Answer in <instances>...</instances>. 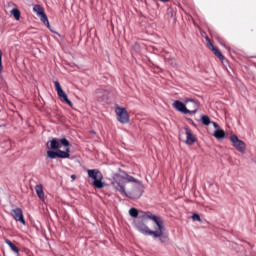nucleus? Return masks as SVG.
Returning <instances> with one entry per match:
<instances>
[{
    "label": "nucleus",
    "mask_w": 256,
    "mask_h": 256,
    "mask_svg": "<svg viewBox=\"0 0 256 256\" xmlns=\"http://www.w3.org/2000/svg\"><path fill=\"white\" fill-rule=\"evenodd\" d=\"M143 221H147L149 219L150 221H153L155 224L154 229L151 230L145 222H135L134 226L139 231V233H142V235H150L154 239H160V241H163L164 239H167L169 235L167 234V229L165 228V223L163 222V219L161 217L150 213L146 217L142 218Z\"/></svg>",
    "instance_id": "f257e3e1"
},
{
    "label": "nucleus",
    "mask_w": 256,
    "mask_h": 256,
    "mask_svg": "<svg viewBox=\"0 0 256 256\" xmlns=\"http://www.w3.org/2000/svg\"><path fill=\"white\" fill-rule=\"evenodd\" d=\"M137 180L133 178V176L128 175L125 172H120L119 174H115L113 177L112 185L116 191H119L121 195H125V197H129L127 192L125 191V183H136Z\"/></svg>",
    "instance_id": "f03ea898"
},
{
    "label": "nucleus",
    "mask_w": 256,
    "mask_h": 256,
    "mask_svg": "<svg viewBox=\"0 0 256 256\" xmlns=\"http://www.w3.org/2000/svg\"><path fill=\"white\" fill-rule=\"evenodd\" d=\"M90 179H93V185L96 189H103L105 183H103V174L97 169L87 170Z\"/></svg>",
    "instance_id": "7ed1b4c3"
},
{
    "label": "nucleus",
    "mask_w": 256,
    "mask_h": 256,
    "mask_svg": "<svg viewBox=\"0 0 256 256\" xmlns=\"http://www.w3.org/2000/svg\"><path fill=\"white\" fill-rule=\"evenodd\" d=\"M70 143L67 138H53L48 142V148H50L52 151H61L63 147H69Z\"/></svg>",
    "instance_id": "20e7f679"
},
{
    "label": "nucleus",
    "mask_w": 256,
    "mask_h": 256,
    "mask_svg": "<svg viewBox=\"0 0 256 256\" xmlns=\"http://www.w3.org/2000/svg\"><path fill=\"white\" fill-rule=\"evenodd\" d=\"M115 114L117 121L119 123H122V125H127V123H129V112H127V109L120 106H116Z\"/></svg>",
    "instance_id": "39448f33"
},
{
    "label": "nucleus",
    "mask_w": 256,
    "mask_h": 256,
    "mask_svg": "<svg viewBox=\"0 0 256 256\" xmlns=\"http://www.w3.org/2000/svg\"><path fill=\"white\" fill-rule=\"evenodd\" d=\"M230 141L232 143V147L236 149L239 153L245 154V151H247V144L243 142V140L239 139L237 135L232 134L230 135Z\"/></svg>",
    "instance_id": "423d86ee"
},
{
    "label": "nucleus",
    "mask_w": 256,
    "mask_h": 256,
    "mask_svg": "<svg viewBox=\"0 0 256 256\" xmlns=\"http://www.w3.org/2000/svg\"><path fill=\"white\" fill-rule=\"evenodd\" d=\"M54 85H55V89H56V92H57V95H58L60 101H62V103H67V105H69V107H73V103L67 97V93H65V91H63L61 84L59 82L55 81Z\"/></svg>",
    "instance_id": "0eeeda50"
},
{
    "label": "nucleus",
    "mask_w": 256,
    "mask_h": 256,
    "mask_svg": "<svg viewBox=\"0 0 256 256\" xmlns=\"http://www.w3.org/2000/svg\"><path fill=\"white\" fill-rule=\"evenodd\" d=\"M33 11L38 17H40L42 23H44V25H46V27H48L49 29V18H47V14H45V10L43 9V7H41V5H34Z\"/></svg>",
    "instance_id": "6e6552de"
},
{
    "label": "nucleus",
    "mask_w": 256,
    "mask_h": 256,
    "mask_svg": "<svg viewBox=\"0 0 256 256\" xmlns=\"http://www.w3.org/2000/svg\"><path fill=\"white\" fill-rule=\"evenodd\" d=\"M187 115H195L199 111V102L191 99H185Z\"/></svg>",
    "instance_id": "1a4fd4ad"
},
{
    "label": "nucleus",
    "mask_w": 256,
    "mask_h": 256,
    "mask_svg": "<svg viewBox=\"0 0 256 256\" xmlns=\"http://www.w3.org/2000/svg\"><path fill=\"white\" fill-rule=\"evenodd\" d=\"M184 131H185L186 139L183 140V142L186 145H193L197 141V136H195V134H193V132L187 127L184 128Z\"/></svg>",
    "instance_id": "9d476101"
},
{
    "label": "nucleus",
    "mask_w": 256,
    "mask_h": 256,
    "mask_svg": "<svg viewBox=\"0 0 256 256\" xmlns=\"http://www.w3.org/2000/svg\"><path fill=\"white\" fill-rule=\"evenodd\" d=\"M11 215L15 221H19V223L25 225V217L23 216V210L21 208L13 209Z\"/></svg>",
    "instance_id": "9b49d317"
},
{
    "label": "nucleus",
    "mask_w": 256,
    "mask_h": 256,
    "mask_svg": "<svg viewBox=\"0 0 256 256\" xmlns=\"http://www.w3.org/2000/svg\"><path fill=\"white\" fill-rule=\"evenodd\" d=\"M151 212H144L141 210H137V208H130L129 209V215L130 217H133L134 219H137V217L139 219H143L145 218L147 215H150Z\"/></svg>",
    "instance_id": "f8f14e48"
},
{
    "label": "nucleus",
    "mask_w": 256,
    "mask_h": 256,
    "mask_svg": "<svg viewBox=\"0 0 256 256\" xmlns=\"http://www.w3.org/2000/svg\"><path fill=\"white\" fill-rule=\"evenodd\" d=\"M172 107L174 109H176V111H179V113H184V115H187V112H189L187 110V106L185 104V100H184V103L179 101V100L174 101L173 104H172Z\"/></svg>",
    "instance_id": "ddd939ff"
},
{
    "label": "nucleus",
    "mask_w": 256,
    "mask_h": 256,
    "mask_svg": "<svg viewBox=\"0 0 256 256\" xmlns=\"http://www.w3.org/2000/svg\"><path fill=\"white\" fill-rule=\"evenodd\" d=\"M212 125L215 129L213 137L216 139H225V130L221 129V127L215 122H212Z\"/></svg>",
    "instance_id": "4468645a"
},
{
    "label": "nucleus",
    "mask_w": 256,
    "mask_h": 256,
    "mask_svg": "<svg viewBox=\"0 0 256 256\" xmlns=\"http://www.w3.org/2000/svg\"><path fill=\"white\" fill-rule=\"evenodd\" d=\"M206 43H207V47L214 53V55H216L218 59L223 61V54H221V51H219V49L213 46V43H211V39H209V37H206Z\"/></svg>",
    "instance_id": "2eb2a0df"
},
{
    "label": "nucleus",
    "mask_w": 256,
    "mask_h": 256,
    "mask_svg": "<svg viewBox=\"0 0 256 256\" xmlns=\"http://www.w3.org/2000/svg\"><path fill=\"white\" fill-rule=\"evenodd\" d=\"M35 191H36L39 199H41V201H45V192L43 191V185H41V184L36 185Z\"/></svg>",
    "instance_id": "dca6fc26"
},
{
    "label": "nucleus",
    "mask_w": 256,
    "mask_h": 256,
    "mask_svg": "<svg viewBox=\"0 0 256 256\" xmlns=\"http://www.w3.org/2000/svg\"><path fill=\"white\" fill-rule=\"evenodd\" d=\"M48 159H61V150H57L56 152L53 150L47 151Z\"/></svg>",
    "instance_id": "f3484780"
},
{
    "label": "nucleus",
    "mask_w": 256,
    "mask_h": 256,
    "mask_svg": "<svg viewBox=\"0 0 256 256\" xmlns=\"http://www.w3.org/2000/svg\"><path fill=\"white\" fill-rule=\"evenodd\" d=\"M65 151L60 150V157L61 159H69V157H71V149L68 147H64Z\"/></svg>",
    "instance_id": "a211bd4d"
},
{
    "label": "nucleus",
    "mask_w": 256,
    "mask_h": 256,
    "mask_svg": "<svg viewBox=\"0 0 256 256\" xmlns=\"http://www.w3.org/2000/svg\"><path fill=\"white\" fill-rule=\"evenodd\" d=\"M11 15H13L14 19H16V21H19V19H21V11H19V9L17 8H13L10 11Z\"/></svg>",
    "instance_id": "6ab92c4d"
},
{
    "label": "nucleus",
    "mask_w": 256,
    "mask_h": 256,
    "mask_svg": "<svg viewBox=\"0 0 256 256\" xmlns=\"http://www.w3.org/2000/svg\"><path fill=\"white\" fill-rule=\"evenodd\" d=\"M201 123H202V125H206V126H208V125H213V122H211V118H209V116H207V115H202L201 116Z\"/></svg>",
    "instance_id": "aec40b11"
},
{
    "label": "nucleus",
    "mask_w": 256,
    "mask_h": 256,
    "mask_svg": "<svg viewBox=\"0 0 256 256\" xmlns=\"http://www.w3.org/2000/svg\"><path fill=\"white\" fill-rule=\"evenodd\" d=\"M141 195H143V185L140 184V190L138 192V194L130 196L132 199H139V197H141Z\"/></svg>",
    "instance_id": "412c9836"
},
{
    "label": "nucleus",
    "mask_w": 256,
    "mask_h": 256,
    "mask_svg": "<svg viewBox=\"0 0 256 256\" xmlns=\"http://www.w3.org/2000/svg\"><path fill=\"white\" fill-rule=\"evenodd\" d=\"M3 52L0 50V73L3 71Z\"/></svg>",
    "instance_id": "4be33fe9"
},
{
    "label": "nucleus",
    "mask_w": 256,
    "mask_h": 256,
    "mask_svg": "<svg viewBox=\"0 0 256 256\" xmlns=\"http://www.w3.org/2000/svg\"><path fill=\"white\" fill-rule=\"evenodd\" d=\"M192 219L193 221H201V216L199 214H193Z\"/></svg>",
    "instance_id": "5701e85b"
},
{
    "label": "nucleus",
    "mask_w": 256,
    "mask_h": 256,
    "mask_svg": "<svg viewBox=\"0 0 256 256\" xmlns=\"http://www.w3.org/2000/svg\"><path fill=\"white\" fill-rule=\"evenodd\" d=\"M10 249H12V250L14 251V253L19 254V248H17V246H15L14 244H12V245L10 246Z\"/></svg>",
    "instance_id": "b1692460"
},
{
    "label": "nucleus",
    "mask_w": 256,
    "mask_h": 256,
    "mask_svg": "<svg viewBox=\"0 0 256 256\" xmlns=\"http://www.w3.org/2000/svg\"><path fill=\"white\" fill-rule=\"evenodd\" d=\"M6 245H8L9 247H11L13 245L11 240H5Z\"/></svg>",
    "instance_id": "393cba45"
},
{
    "label": "nucleus",
    "mask_w": 256,
    "mask_h": 256,
    "mask_svg": "<svg viewBox=\"0 0 256 256\" xmlns=\"http://www.w3.org/2000/svg\"><path fill=\"white\" fill-rule=\"evenodd\" d=\"M71 179H72V181H75V179H77V176L74 175V174H72V175H71Z\"/></svg>",
    "instance_id": "a878e982"
},
{
    "label": "nucleus",
    "mask_w": 256,
    "mask_h": 256,
    "mask_svg": "<svg viewBox=\"0 0 256 256\" xmlns=\"http://www.w3.org/2000/svg\"><path fill=\"white\" fill-rule=\"evenodd\" d=\"M180 139H183V136H180Z\"/></svg>",
    "instance_id": "bb28decb"
}]
</instances>
